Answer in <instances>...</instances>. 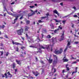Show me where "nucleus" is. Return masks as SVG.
Returning a JSON list of instances; mask_svg holds the SVG:
<instances>
[{"mask_svg": "<svg viewBox=\"0 0 79 79\" xmlns=\"http://www.w3.org/2000/svg\"><path fill=\"white\" fill-rule=\"evenodd\" d=\"M66 71H69V69H69V67H67L66 68Z\"/></svg>", "mask_w": 79, "mask_h": 79, "instance_id": "2f4dec72", "label": "nucleus"}, {"mask_svg": "<svg viewBox=\"0 0 79 79\" xmlns=\"http://www.w3.org/2000/svg\"><path fill=\"white\" fill-rule=\"evenodd\" d=\"M12 66L13 69H15V68L16 66V64L15 63H13Z\"/></svg>", "mask_w": 79, "mask_h": 79, "instance_id": "a211bd4d", "label": "nucleus"}, {"mask_svg": "<svg viewBox=\"0 0 79 79\" xmlns=\"http://www.w3.org/2000/svg\"><path fill=\"white\" fill-rule=\"evenodd\" d=\"M65 23H66V20H63L62 21V23H63L64 24H65Z\"/></svg>", "mask_w": 79, "mask_h": 79, "instance_id": "f704fd0d", "label": "nucleus"}, {"mask_svg": "<svg viewBox=\"0 0 79 79\" xmlns=\"http://www.w3.org/2000/svg\"><path fill=\"white\" fill-rule=\"evenodd\" d=\"M16 61L17 63V64H19V65H21V61L20 60H16Z\"/></svg>", "mask_w": 79, "mask_h": 79, "instance_id": "9b49d317", "label": "nucleus"}, {"mask_svg": "<svg viewBox=\"0 0 79 79\" xmlns=\"http://www.w3.org/2000/svg\"><path fill=\"white\" fill-rule=\"evenodd\" d=\"M50 26L51 27V28L52 29H54V26H53V24L52 23L50 24Z\"/></svg>", "mask_w": 79, "mask_h": 79, "instance_id": "aec40b11", "label": "nucleus"}, {"mask_svg": "<svg viewBox=\"0 0 79 79\" xmlns=\"http://www.w3.org/2000/svg\"><path fill=\"white\" fill-rule=\"evenodd\" d=\"M9 14H9V15H11L12 16H13V14L11 12H9Z\"/></svg>", "mask_w": 79, "mask_h": 79, "instance_id": "4c0bfd02", "label": "nucleus"}, {"mask_svg": "<svg viewBox=\"0 0 79 79\" xmlns=\"http://www.w3.org/2000/svg\"><path fill=\"white\" fill-rule=\"evenodd\" d=\"M68 47L66 46L65 49L64 50V52H65L66 51V50H67V49H68Z\"/></svg>", "mask_w": 79, "mask_h": 79, "instance_id": "c756f323", "label": "nucleus"}, {"mask_svg": "<svg viewBox=\"0 0 79 79\" xmlns=\"http://www.w3.org/2000/svg\"><path fill=\"white\" fill-rule=\"evenodd\" d=\"M38 52L39 53H42V51L40 50H40L38 51Z\"/></svg>", "mask_w": 79, "mask_h": 79, "instance_id": "de8ad7c7", "label": "nucleus"}, {"mask_svg": "<svg viewBox=\"0 0 79 79\" xmlns=\"http://www.w3.org/2000/svg\"><path fill=\"white\" fill-rule=\"evenodd\" d=\"M64 31H63V32L61 36H64Z\"/></svg>", "mask_w": 79, "mask_h": 79, "instance_id": "72a5a7b5", "label": "nucleus"}, {"mask_svg": "<svg viewBox=\"0 0 79 79\" xmlns=\"http://www.w3.org/2000/svg\"><path fill=\"white\" fill-rule=\"evenodd\" d=\"M38 21V23H44V21H42V20H39Z\"/></svg>", "mask_w": 79, "mask_h": 79, "instance_id": "5701e85b", "label": "nucleus"}, {"mask_svg": "<svg viewBox=\"0 0 79 79\" xmlns=\"http://www.w3.org/2000/svg\"><path fill=\"white\" fill-rule=\"evenodd\" d=\"M7 74H8V76H10V75H11V74H10V72H8L7 73Z\"/></svg>", "mask_w": 79, "mask_h": 79, "instance_id": "3c124183", "label": "nucleus"}, {"mask_svg": "<svg viewBox=\"0 0 79 79\" xmlns=\"http://www.w3.org/2000/svg\"><path fill=\"white\" fill-rule=\"evenodd\" d=\"M32 72L34 75L35 76L37 77L38 75L39 74V73H38V72L36 71V72H35L32 71Z\"/></svg>", "mask_w": 79, "mask_h": 79, "instance_id": "0eeeda50", "label": "nucleus"}, {"mask_svg": "<svg viewBox=\"0 0 79 79\" xmlns=\"http://www.w3.org/2000/svg\"><path fill=\"white\" fill-rule=\"evenodd\" d=\"M54 21H55L56 23H59V21L56 19H54Z\"/></svg>", "mask_w": 79, "mask_h": 79, "instance_id": "473e14b6", "label": "nucleus"}, {"mask_svg": "<svg viewBox=\"0 0 79 79\" xmlns=\"http://www.w3.org/2000/svg\"><path fill=\"white\" fill-rule=\"evenodd\" d=\"M63 48H60L59 50H55L54 51V52L56 55L61 54L62 52H63Z\"/></svg>", "mask_w": 79, "mask_h": 79, "instance_id": "f257e3e1", "label": "nucleus"}, {"mask_svg": "<svg viewBox=\"0 0 79 79\" xmlns=\"http://www.w3.org/2000/svg\"><path fill=\"white\" fill-rule=\"evenodd\" d=\"M58 59H55V58H54V60L52 62V65L55 66H56V64L58 63Z\"/></svg>", "mask_w": 79, "mask_h": 79, "instance_id": "20e7f679", "label": "nucleus"}, {"mask_svg": "<svg viewBox=\"0 0 79 79\" xmlns=\"http://www.w3.org/2000/svg\"><path fill=\"white\" fill-rule=\"evenodd\" d=\"M14 4H15V2H13L11 3V5H13Z\"/></svg>", "mask_w": 79, "mask_h": 79, "instance_id": "bf43d9fd", "label": "nucleus"}, {"mask_svg": "<svg viewBox=\"0 0 79 79\" xmlns=\"http://www.w3.org/2000/svg\"><path fill=\"white\" fill-rule=\"evenodd\" d=\"M64 40V36H61L60 40Z\"/></svg>", "mask_w": 79, "mask_h": 79, "instance_id": "4be33fe9", "label": "nucleus"}, {"mask_svg": "<svg viewBox=\"0 0 79 79\" xmlns=\"http://www.w3.org/2000/svg\"><path fill=\"white\" fill-rule=\"evenodd\" d=\"M35 12H33L32 14H28V17H30L33 16V15H35Z\"/></svg>", "mask_w": 79, "mask_h": 79, "instance_id": "f8f14e48", "label": "nucleus"}, {"mask_svg": "<svg viewBox=\"0 0 79 79\" xmlns=\"http://www.w3.org/2000/svg\"><path fill=\"white\" fill-rule=\"evenodd\" d=\"M58 31V30H55L54 31V33H55V34H56V32H57V31Z\"/></svg>", "mask_w": 79, "mask_h": 79, "instance_id": "ea45409f", "label": "nucleus"}, {"mask_svg": "<svg viewBox=\"0 0 79 79\" xmlns=\"http://www.w3.org/2000/svg\"><path fill=\"white\" fill-rule=\"evenodd\" d=\"M69 16V15H66L65 16H64L63 17V18H67L68 17V16Z\"/></svg>", "mask_w": 79, "mask_h": 79, "instance_id": "37998d69", "label": "nucleus"}, {"mask_svg": "<svg viewBox=\"0 0 79 79\" xmlns=\"http://www.w3.org/2000/svg\"><path fill=\"white\" fill-rule=\"evenodd\" d=\"M26 37L28 38V39H29V36H28V35H27V34H26Z\"/></svg>", "mask_w": 79, "mask_h": 79, "instance_id": "a19ab883", "label": "nucleus"}, {"mask_svg": "<svg viewBox=\"0 0 79 79\" xmlns=\"http://www.w3.org/2000/svg\"><path fill=\"white\" fill-rule=\"evenodd\" d=\"M0 53H1V54L0 55V56H3V51H0Z\"/></svg>", "mask_w": 79, "mask_h": 79, "instance_id": "393cba45", "label": "nucleus"}, {"mask_svg": "<svg viewBox=\"0 0 79 79\" xmlns=\"http://www.w3.org/2000/svg\"><path fill=\"white\" fill-rule=\"evenodd\" d=\"M49 59H47V60L48 61V63H49L50 64H51L52 63V62H53V59H51V57H48Z\"/></svg>", "mask_w": 79, "mask_h": 79, "instance_id": "423d86ee", "label": "nucleus"}, {"mask_svg": "<svg viewBox=\"0 0 79 79\" xmlns=\"http://www.w3.org/2000/svg\"><path fill=\"white\" fill-rule=\"evenodd\" d=\"M29 29H30V27L28 26H26L24 27V31L25 32L26 31H28V30Z\"/></svg>", "mask_w": 79, "mask_h": 79, "instance_id": "9d476101", "label": "nucleus"}, {"mask_svg": "<svg viewBox=\"0 0 79 79\" xmlns=\"http://www.w3.org/2000/svg\"><path fill=\"white\" fill-rule=\"evenodd\" d=\"M52 2H56L55 0H52Z\"/></svg>", "mask_w": 79, "mask_h": 79, "instance_id": "69168bd1", "label": "nucleus"}, {"mask_svg": "<svg viewBox=\"0 0 79 79\" xmlns=\"http://www.w3.org/2000/svg\"><path fill=\"white\" fill-rule=\"evenodd\" d=\"M56 69H54V73H55L56 72Z\"/></svg>", "mask_w": 79, "mask_h": 79, "instance_id": "6e6d98bb", "label": "nucleus"}, {"mask_svg": "<svg viewBox=\"0 0 79 79\" xmlns=\"http://www.w3.org/2000/svg\"><path fill=\"white\" fill-rule=\"evenodd\" d=\"M75 32H78V30H75Z\"/></svg>", "mask_w": 79, "mask_h": 79, "instance_id": "e2e57ef3", "label": "nucleus"}, {"mask_svg": "<svg viewBox=\"0 0 79 79\" xmlns=\"http://www.w3.org/2000/svg\"><path fill=\"white\" fill-rule=\"evenodd\" d=\"M59 28H60V29H62V27H60V26H59Z\"/></svg>", "mask_w": 79, "mask_h": 79, "instance_id": "338daca9", "label": "nucleus"}, {"mask_svg": "<svg viewBox=\"0 0 79 79\" xmlns=\"http://www.w3.org/2000/svg\"><path fill=\"white\" fill-rule=\"evenodd\" d=\"M5 37H6V39H8V37L7 36V35H5Z\"/></svg>", "mask_w": 79, "mask_h": 79, "instance_id": "864d4df0", "label": "nucleus"}, {"mask_svg": "<svg viewBox=\"0 0 79 79\" xmlns=\"http://www.w3.org/2000/svg\"><path fill=\"white\" fill-rule=\"evenodd\" d=\"M78 67H76V69H75V72H72V74H73L74 73H76L77 72V69Z\"/></svg>", "mask_w": 79, "mask_h": 79, "instance_id": "2eb2a0df", "label": "nucleus"}, {"mask_svg": "<svg viewBox=\"0 0 79 79\" xmlns=\"http://www.w3.org/2000/svg\"><path fill=\"white\" fill-rule=\"evenodd\" d=\"M78 43H79V42H77V41H76V42H74V43L75 44H78Z\"/></svg>", "mask_w": 79, "mask_h": 79, "instance_id": "09e8293b", "label": "nucleus"}, {"mask_svg": "<svg viewBox=\"0 0 79 79\" xmlns=\"http://www.w3.org/2000/svg\"><path fill=\"white\" fill-rule=\"evenodd\" d=\"M48 18V17L44 16L41 17V20H42L43 19H45V18Z\"/></svg>", "mask_w": 79, "mask_h": 79, "instance_id": "6ab92c4d", "label": "nucleus"}, {"mask_svg": "<svg viewBox=\"0 0 79 79\" xmlns=\"http://www.w3.org/2000/svg\"><path fill=\"white\" fill-rule=\"evenodd\" d=\"M35 6H30V7L31 8H33Z\"/></svg>", "mask_w": 79, "mask_h": 79, "instance_id": "a18cd8bd", "label": "nucleus"}, {"mask_svg": "<svg viewBox=\"0 0 79 79\" xmlns=\"http://www.w3.org/2000/svg\"><path fill=\"white\" fill-rule=\"evenodd\" d=\"M29 47H31V48H36L35 47V46H30Z\"/></svg>", "mask_w": 79, "mask_h": 79, "instance_id": "c9c22d12", "label": "nucleus"}, {"mask_svg": "<svg viewBox=\"0 0 79 79\" xmlns=\"http://www.w3.org/2000/svg\"><path fill=\"white\" fill-rule=\"evenodd\" d=\"M4 11H6V12H7V13L8 14H9V12L8 11V10H7V9H6V7L5 6H4Z\"/></svg>", "mask_w": 79, "mask_h": 79, "instance_id": "ddd939ff", "label": "nucleus"}, {"mask_svg": "<svg viewBox=\"0 0 79 79\" xmlns=\"http://www.w3.org/2000/svg\"><path fill=\"white\" fill-rule=\"evenodd\" d=\"M45 48L47 50H48V48H49V45H46V47H45Z\"/></svg>", "mask_w": 79, "mask_h": 79, "instance_id": "412c9836", "label": "nucleus"}, {"mask_svg": "<svg viewBox=\"0 0 79 79\" xmlns=\"http://www.w3.org/2000/svg\"><path fill=\"white\" fill-rule=\"evenodd\" d=\"M73 8H74V10H76V8L75 6L73 7Z\"/></svg>", "mask_w": 79, "mask_h": 79, "instance_id": "774afa93", "label": "nucleus"}, {"mask_svg": "<svg viewBox=\"0 0 79 79\" xmlns=\"http://www.w3.org/2000/svg\"><path fill=\"white\" fill-rule=\"evenodd\" d=\"M23 48H25V47H22L21 48V49H23Z\"/></svg>", "mask_w": 79, "mask_h": 79, "instance_id": "13d9d810", "label": "nucleus"}, {"mask_svg": "<svg viewBox=\"0 0 79 79\" xmlns=\"http://www.w3.org/2000/svg\"><path fill=\"white\" fill-rule=\"evenodd\" d=\"M26 12H27V11H23V13H26Z\"/></svg>", "mask_w": 79, "mask_h": 79, "instance_id": "0e129e2a", "label": "nucleus"}, {"mask_svg": "<svg viewBox=\"0 0 79 79\" xmlns=\"http://www.w3.org/2000/svg\"><path fill=\"white\" fill-rule=\"evenodd\" d=\"M19 51V49L18 48V47H17L16 48V52H18Z\"/></svg>", "mask_w": 79, "mask_h": 79, "instance_id": "58836bf2", "label": "nucleus"}, {"mask_svg": "<svg viewBox=\"0 0 79 79\" xmlns=\"http://www.w3.org/2000/svg\"><path fill=\"white\" fill-rule=\"evenodd\" d=\"M40 48H43V49H45V47H44L42 46H40Z\"/></svg>", "mask_w": 79, "mask_h": 79, "instance_id": "a878e982", "label": "nucleus"}, {"mask_svg": "<svg viewBox=\"0 0 79 79\" xmlns=\"http://www.w3.org/2000/svg\"><path fill=\"white\" fill-rule=\"evenodd\" d=\"M47 37L48 39H50V38H51V35H48Z\"/></svg>", "mask_w": 79, "mask_h": 79, "instance_id": "7c9ffc66", "label": "nucleus"}, {"mask_svg": "<svg viewBox=\"0 0 79 79\" xmlns=\"http://www.w3.org/2000/svg\"><path fill=\"white\" fill-rule=\"evenodd\" d=\"M23 16H22L19 19H20L21 20V19H23Z\"/></svg>", "mask_w": 79, "mask_h": 79, "instance_id": "8fccbe9b", "label": "nucleus"}, {"mask_svg": "<svg viewBox=\"0 0 79 79\" xmlns=\"http://www.w3.org/2000/svg\"><path fill=\"white\" fill-rule=\"evenodd\" d=\"M66 58V56H65L63 58L62 60L63 61V62H68V59Z\"/></svg>", "mask_w": 79, "mask_h": 79, "instance_id": "6e6552de", "label": "nucleus"}, {"mask_svg": "<svg viewBox=\"0 0 79 79\" xmlns=\"http://www.w3.org/2000/svg\"><path fill=\"white\" fill-rule=\"evenodd\" d=\"M46 17H48V16H51V15H49V13L48 12L47 14L46 15Z\"/></svg>", "mask_w": 79, "mask_h": 79, "instance_id": "cd10ccee", "label": "nucleus"}, {"mask_svg": "<svg viewBox=\"0 0 79 79\" xmlns=\"http://www.w3.org/2000/svg\"><path fill=\"white\" fill-rule=\"evenodd\" d=\"M16 32L18 35H22V33H24V29L21 28V29L17 30Z\"/></svg>", "mask_w": 79, "mask_h": 79, "instance_id": "7ed1b4c3", "label": "nucleus"}, {"mask_svg": "<svg viewBox=\"0 0 79 79\" xmlns=\"http://www.w3.org/2000/svg\"><path fill=\"white\" fill-rule=\"evenodd\" d=\"M21 16H22V14L21 13L19 14L18 15H14V17L15 18V19L14 20V23H12L13 24H15V23H16V21H17V20H18V18H19V17Z\"/></svg>", "mask_w": 79, "mask_h": 79, "instance_id": "f03ea898", "label": "nucleus"}, {"mask_svg": "<svg viewBox=\"0 0 79 79\" xmlns=\"http://www.w3.org/2000/svg\"><path fill=\"white\" fill-rule=\"evenodd\" d=\"M35 60H36V61H38V59L37 57H35Z\"/></svg>", "mask_w": 79, "mask_h": 79, "instance_id": "603ef678", "label": "nucleus"}, {"mask_svg": "<svg viewBox=\"0 0 79 79\" xmlns=\"http://www.w3.org/2000/svg\"><path fill=\"white\" fill-rule=\"evenodd\" d=\"M60 5H61V6H63V2H61L60 3Z\"/></svg>", "mask_w": 79, "mask_h": 79, "instance_id": "4d7b16f0", "label": "nucleus"}, {"mask_svg": "<svg viewBox=\"0 0 79 79\" xmlns=\"http://www.w3.org/2000/svg\"><path fill=\"white\" fill-rule=\"evenodd\" d=\"M9 77L10 78L12 77V75L10 74V75H9Z\"/></svg>", "mask_w": 79, "mask_h": 79, "instance_id": "052dcab7", "label": "nucleus"}, {"mask_svg": "<svg viewBox=\"0 0 79 79\" xmlns=\"http://www.w3.org/2000/svg\"><path fill=\"white\" fill-rule=\"evenodd\" d=\"M5 27V26L4 25H2V26H0V29L1 28H4Z\"/></svg>", "mask_w": 79, "mask_h": 79, "instance_id": "b1692460", "label": "nucleus"}, {"mask_svg": "<svg viewBox=\"0 0 79 79\" xmlns=\"http://www.w3.org/2000/svg\"><path fill=\"white\" fill-rule=\"evenodd\" d=\"M52 43H53V44H55V42H57V40H56V38H54V37H52Z\"/></svg>", "mask_w": 79, "mask_h": 79, "instance_id": "39448f33", "label": "nucleus"}, {"mask_svg": "<svg viewBox=\"0 0 79 79\" xmlns=\"http://www.w3.org/2000/svg\"><path fill=\"white\" fill-rule=\"evenodd\" d=\"M8 55H9V53H8V52H7V53H6V56H8Z\"/></svg>", "mask_w": 79, "mask_h": 79, "instance_id": "e433bc0d", "label": "nucleus"}, {"mask_svg": "<svg viewBox=\"0 0 79 79\" xmlns=\"http://www.w3.org/2000/svg\"><path fill=\"white\" fill-rule=\"evenodd\" d=\"M40 63H42V64H44V61H42V60H41L40 61Z\"/></svg>", "mask_w": 79, "mask_h": 79, "instance_id": "49530a36", "label": "nucleus"}, {"mask_svg": "<svg viewBox=\"0 0 79 79\" xmlns=\"http://www.w3.org/2000/svg\"><path fill=\"white\" fill-rule=\"evenodd\" d=\"M30 11H31V12H33H33H35H35L37 13V10H36L35 11H33L32 10H31Z\"/></svg>", "mask_w": 79, "mask_h": 79, "instance_id": "c85d7f7f", "label": "nucleus"}, {"mask_svg": "<svg viewBox=\"0 0 79 79\" xmlns=\"http://www.w3.org/2000/svg\"><path fill=\"white\" fill-rule=\"evenodd\" d=\"M67 42L68 43L66 47H68V46H69V45H71V43H70V42H69V40L67 41Z\"/></svg>", "mask_w": 79, "mask_h": 79, "instance_id": "dca6fc26", "label": "nucleus"}, {"mask_svg": "<svg viewBox=\"0 0 79 79\" xmlns=\"http://www.w3.org/2000/svg\"><path fill=\"white\" fill-rule=\"evenodd\" d=\"M54 57H55V59H58V58L57 57V56H56V55H53Z\"/></svg>", "mask_w": 79, "mask_h": 79, "instance_id": "bb28decb", "label": "nucleus"}, {"mask_svg": "<svg viewBox=\"0 0 79 79\" xmlns=\"http://www.w3.org/2000/svg\"><path fill=\"white\" fill-rule=\"evenodd\" d=\"M12 44H14V45H22V44H20L19 43H18V42H14V41L13 40H12Z\"/></svg>", "mask_w": 79, "mask_h": 79, "instance_id": "1a4fd4ad", "label": "nucleus"}, {"mask_svg": "<svg viewBox=\"0 0 79 79\" xmlns=\"http://www.w3.org/2000/svg\"><path fill=\"white\" fill-rule=\"evenodd\" d=\"M68 76H68V74L66 76V78H67V79H68Z\"/></svg>", "mask_w": 79, "mask_h": 79, "instance_id": "680f3d73", "label": "nucleus"}, {"mask_svg": "<svg viewBox=\"0 0 79 79\" xmlns=\"http://www.w3.org/2000/svg\"><path fill=\"white\" fill-rule=\"evenodd\" d=\"M73 17L74 18H77V15H75L73 16Z\"/></svg>", "mask_w": 79, "mask_h": 79, "instance_id": "5fc2aeb1", "label": "nucleus"}, {"mask_svg": "<svg viewBox=\"0 0 79 79\" xmlns=\"http://www.w3.org/2000/svg\"><path fill=\"white\" fill-rule=\"evenodd\" d=\"M53 14H57L58 12L55 9L53 11Z\"/></svg>", "mask_w": 79, "mask_h": 79, "instance_id": "4468645a", "label": "nucleus"}, {"mask_svg": "<svg viewBox=\"0 0 79 79\" xmlns=\"http://www.w3.org/2000/svg\"><path fill=\"white\" fill-rule=\"evenodd\" d=\"M65 69H64V70H63L62 71V73H63V74H64V73H65Z\"/></svg>", "mask_w": 79, "mask_h": 79, "instance_id": "c03bdc74", "label": "nucleus"}, {"mask_svg": "<svg viewBox=\"0 0 79 79\" xmlns=\"http://www.w3.org/2000/svg\"><path fill=\"white\" fill-rule=\"evenodd\" d=\"M26 24L27 25H28V24H30V21H29V20H27L26 21Z\"/></svg>", "mask_w": 79, "mask_h": 79, "instance_id": "f3484780", "label": "nucleus"}, {"mask_svg": "<svg viewBox=\"0 0 79 79\" xmlns=\"http://www.w3.org/2000/svg\"><path fill=\"white\" fill-rule=\"evenodd\" d=\"M19 26V23H17L16 24V25L15 26V27H18Z\"/></svg>", "mask_w": 79, "mask_h": 79, "instance_id": "79ce46f5", "label": "nucleus"}]
</instances>
